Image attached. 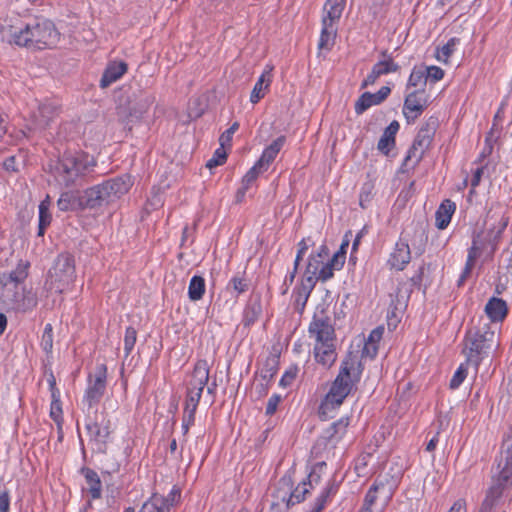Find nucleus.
<instances>
[{
	"mask_svg": "<svg viewBox=\"0 0 512 512\" xmlns=\"http://www.w3.org/2000/svg\"><path fill=\"white\" fill-rule=\"evenodd\" d=\"M362 372V363L357 353L349 352L343 359L339 373L326 395L344 402L354 386L360 381Z\"/></svg>",
	"mask_w": 512,
	"mask_h": 512,
	"instance_id": "obj_4",
	"label": "nucleus"
},
{
	"mask_svg": "<svg viewBox=\"0 0 512 512\" xmlns=\"http://www.w3.org/2000/svg\"><path fill=\"white\" fill-rule=\"evenodd\" d=\"M373 198V185L364 183L359 194V205L366 209Z\"/></svg>",
	"mask_w": 512,
	"mask_h": 512,
	"instance_id": "obj_48",
	"label": "nucleus"
},
{
	"mask_svg": "<svg viewBox=\"0 0 512 512\" xmlns=\"http://www.w3.org/2000/svg\"><path fill=\"white\" fill-rule=\"evenodd\" d=\"M129 175H121L108 179L101 184L84 190V202L87 209H98L114 203L125 195L132 187Z\"/></svg>",
	"mask_w": 512,
	"mask_h": 512,
	"instance_id": "obj_2",
	"label": "nucleus"
},
{
	"mask_svg": "<svg viewBox=\"0 0 512 512\" xmlns=\"http://www.w3.org/2000/svg\"><path fill=\"white\" fill-rule=\"evenodd\" d=\"M57 114V108L51 103H43L38 108V123L41 127L48 126L49 122Z\"/></svg>",
	"mask_w": 512,
	"mask_h": 512,
	"instance_id": "obj_39",
	"label": "nucleus"
},
{
	"mask_svg": "<svg viewBox=\"0 0 512 512\" xmlns=\"http://www.w3.org/2000/svg\"><path fill=\"white\" fill-rule=\"evenodd\" d=\"M41 346L43 350L46 353H49L52 351L53 348V329L51 324H46L42 339H41Z\"/></svg>",
	"mask_w": 512,
	"mask_h": 512,
	"instance_id": "obj_51",
	"label": "nucleus"
},
{
	"mask_svg": "<svg viewBox=\"0 0 512 512\" xmlns=\"http://www.w3.org/2000/svg\"><path fill=\"white\" fill-rule=\"evenodd\" d=\"M136 340H137V331L133 327H128L126 329L125 337H124L125 357L129 356V354L133 350Z\"/></svg>",
	"mask_w": 512,
	"mask_h": 512,
	"instance_id": "obj_47",
	"label": "nucleus"
},
{
	"mask_svg": "<svg viewBox=\"0 0 512 512\" xmlns=\"http://www.w3.org/2000/svg\"><path fill=\"white\" fill-rule=\"evenodd\" d=\"M262 314V304L259 296L251 298L243 312V325L250 327L253 325Z\"/></svg>",
	"mask_w": 512,
	"mask_h": 512,
	"instance_id": "obj_29",
	"label": "nucleus"
},
{
	"mask_svg": "<svg viewBox=\"0 0 512 512\" xmlns=\"http://www.w3.org/2000/svg\"><path fill=\"white\" fill-rule=\"evenodd\" d=\"M455 209V203L449 199L440 204L435 214V224L438 229L443 230L449 225Z\"/></svg>",
	"mask_w": 512,
	"mask_h": 512,
	"instance_id": "obj_28",
	"label": "nucleus"
},
{
	"mask_svg": "<svg viewBox=\"0 0 512 512\" xmlns=\"http://www.w3.org/2000/svg\"><path fill=\"white\" fill-rule=\"evenodd\" d=\"M107 366L97 364L93 373L88 377V386L85 391L84 401L88 404V410H94V406L100 402L106 391Z\"/></svg>",
	"mask_w": 512,
	"mask_h": 512,
	"instance_id": "obj_11",
	"label": "nucleus"
},
{
	"mask_svg": "<svg viewBox=\"0 0 512 512\" xmlns=\"http://www.w3.org/2000/svg\"><path fill=\"white\" fill-rule=\"evenodd\" d=\"M280 401H281V396L278 394H273L267 402L266 411H265L266 415H269V416L273 415L276 412Z\"/></svg>",
	"mask_w": 512,
	"mask_h": 512,
	"instance_id": "obj_63",
	"label": "nucleus"
},
{
	"mask_svg": "<svg viewBox=\"0 0 512 512\" xmlns=\"http://www.w3.org/2000/svg\"><path fill=\"white\" fill-rule=\"evenodd\" d=\"M427 82L426 72L424 68H413L408 79L407 87L425 86Z\"/></svg>",
	"mask_w": 512,
	"mask_h": 512,
	"instance_id": "obj_45",
	"label": "nucleus"
},
{
	"mask_svg": "<svg viewBox=\"0 0 512 512\" xmlns=\"http://www.w3.org/2000/svg\"><path fill=\"white\" fill-rule=\"evenodd\" d=\"M154 98L151 96L145 97L141 100L139 107L129 106L126 108H120L118 110V116L126 125L139 120L142 115L148 110L150 105L153 103Z\"/></svg>",
	"mask_w": 512,
	"mask_h": 512,
	"instance_id": "obj_20",
	"label": "nucleus"
},
{
	"mask_svg": "<svg viewBox=\"0 0 512 512\" xmlns=\"http://www.w3.org/2000/svg\"><path fill=\"white\" fill-rule=\"evenodd\" d=\"M94 166L93 160L88 156L75 153H64V155L53 166V173L56 180L69 187L74 185L76 180L84 175L88 169Z\"/></svg>",
	"mask_w": 512,
	"mask_h": 512,
	"instance_id": "obj_5",
	"label": "nucleus"
},
{
	"mask_svg": "<svg viewBox=\"0 0 512 512\" xmlns=\"http://www.w3.org/2000/svg\"><path fill=\"white\" fill-rule=\"evenodd\" d=\"M410 260L411 251L408 241L403 237H400L399 241L395 244L393 252L390 254L388 265L393 269L402 271L410 262Z\"/></svg>",
	"mask_w": 512,
	"mask_h": 512,
	"instance_id": "obj_16",
	"label": "nucleus"
},
{
	"mask_svg": "<svg viewBox=\"0 0 512 512\" xmlns=\"http://www.w3.org/2000/svg\"><path fill=\"white\" fill-rule=\"evenodd\" d=\"M85 429L89 442L98 453H105L107 442L111 434L110 420L103 411L98 409L87 410L85 417Z\"/></svg>",
	"mask_w": 512,
	"mask_h": 512,
	"instance_id": "obj_7",
	"label": "nucleus"
},
{
	"mask_svg": "<svg viewBox=\"0 0 512 512\" xmlns=\"http://www.w3.org/2000/svg\"><path fill=\"white\" fill-rule=\"evenodd\" d=\"M381 56L383 59L373 65L371 72L361 83L362 89L369 85H373L379 77L399 70V65L394 62L393 58L387 53V51H382Z\"/></svg>",
	"mask_w": 512,
	"mask_h": 512,
	"instance_id": "obj_15",
	"label": "nucleus"
},
{
	"mask_svg": "<svg viewBox=\"0 0 512 512\" xmlns=\"http://www.w3.org/2000/svg\"><path fill=\"white\" fill-rule=\"evenodd\" d=\"M469 362L466 361V363L460 364L456 372L454 373L451 381H450V388L451 389H457L465 380L467 377V365Z\"/></svg>",
	"mask_w": 512,
	"mask_h": 512,
	"instance_id": "obj_46",
	"label": "nucleus"
},
{
	"mask_svg": "<svg viewBox=\"0 0 512 512\" xmlns=\"http://www.w3.org/2000/svg\"><path fill=\"white\" fill-rule=\"evenodd\" d=\"M459 42L456 38H451L445 45H443L437 53V59L440 61H447L455 49L456 43Z\"/></svg>",
	"mask_w": 512,
	"mask_h": 512,
	"instance_id": "obj_49",
	"label": "nucleus"
},
{
	"mask_svg": "<svg viewBox=\"0 0 512 512\" xmlns=\"http://www.w3.org/2000/svg\"><path fill=\"white\" fill-rule=\"evenodd\" d=\"M12 38L13 42L20 47L41 50L54 46L59 39V33L53 22L42 19L27 24L23 29L15 32Z\"/></svg>",
	"mask_w": 512,
	"mask_h": 512,
	"instance_id": "obj_3",
	"label": "nucleus"
},
{
	"mask_svg": "<svg viewBox=\"0 0 512 512\" xmlns=\"http://www.w3.org/2000/svg\"><path fill=\"white\" fill-rule=\"evenodd\" d=\"M349 424L350 418L342 417L336 422H333L328 428H326L322 437L328 442L337 443L346 434Z\"/></svg>",
	"mask_w": 512,
	"mask_h": 512,
	"instance_id": "obj_25",
	"label": "nucleus"
},
{
	"mask_svg": "<svg viewBox=\"0 0 512 512\" xmlns=\"http://www.w3.org/2000/svg\"><path fill=\"white\" fill-rule=\"evenodd\" d=\"M438 123V119L432 116L422 125L407 152L403 166L415 167L422 160L426 150L432 143Z\"/></svg>",
	"mask_w": 512,
	"mask_h": 512,
	"instance_id": "obj_9",
	"label": "nucleus"
},
{
	"mask_svg": "<svg viewBox=\"0 0 512 512\" xmlns=\"http://www.w3.org/2000/svg\"><path fill=\"white\" fill-rule=\"evenodd\" d=\"M265 170L258 166L257 163L250 168V170L244 175L242 179V187L237 192V200L240 201L242 197H244L246 191L249 189L250 185L254 183V181L257 179L260 173L264 172Z\"/></svg>",
	"mask_w": 512,
	"mask_h": 512,
	"instance_id": "obj_35",
	"label": "nucleus"
},
{
	"mask_svg": "<svg viewBox=\"0 0 512 512\" xmlns=\"http://www.w3.org/2000/svg\"><path fill=\"white\" fill-rule=\"evenodd\" d=\"M399 123L394 120L384 130L378 141L377 148L383 154L388 155L390 150L395 146V136L399 130Z\"/></svg>",
	"mask_w": 512,
	"mask_h": 512,
	"instance_id": "obj_27",
	"label": "nucleus"
},
{
	"mask_svg": "<svg viewBox=\"0 0 512 512\" xmlns=\"http://www.w3.org/2000/svg\"><path fill=\"white\" fill-rule=\"evenodd\" d=\"M345 258H346V251H338L326 263L328 265H330L331 267H333L334 270H340L345 263Z\"/></svg>",
	"mask_w": 512,
	"mask_h": 512,
	"instance_id": "obj_57",
	"label": "nucleus"
},
{
	"mask_svg": "<svg viewBox=\"0 0 512 512\" xmlns=\"http://www.w3.org/2000/svg\"><path fill=\"white\" fill-rule=\"evenodd\" d=\"M507 311V304L503 299L492 297L485 305L486 320L492 323L501 322L506 317Z\"/></svg>",
	"mask_w": 512,
	"mask_h": 512,
	"instance_id": "obj_23",
	"label": "nucleus"
},
{
	"mask_svg": "<svg viewBox=\"0 0 512 512\" xmlns=\"http://www.w3.org/2000/svg\"><path fill=\"white\" fill-rule=\"evenodd\" d=\"M249 287V282L247 279L241 276H234L230 279L226 290L233 291L236 293V296L246 292Z\"/></svg>",
	"mask_w": 512,
	"mask_h": 512,
	"instance_id": "obj_42",
	"label": "nucleus"
},
{
	"mask_svg": "<svg viewBox=\"0 0 512 512\" xmlns=\"http://www.w3.org/2000/svg\"><path fill=\"white\" fill-rule=\"evenodd\" d=\"M226 159L227 153L224 150V147L220 146L215 150L213 157L207 161L206 167L212 169L216 166L224 164Z\"/></svg>",
	"mask_w": 512,
	"mask_h": 512,
	"instance_id": "obj_50",
	"label": "nucleus"
},
{
	"mask_svg": "<svg viewBox=\"0 0 512 512\" xmlns=\"http://www.w3.org/2000/svg\"><path fill=\"white\" fill-rule=\"evenodd\" d=\"M499 342L492 329L491 323L483 318L473 326L464 339L463 353L467 362H471L478 369L480 362L489 355L490 351L498 346Z\"/></svg>",
	"mask_w": 512,
	"mask_h": 512,
	"instance_id": "obj_1",
	"label": "nucleus"
},
{
	"mask_svg": "<svg viewBox=\"0 0 512 512\" xmlns=\"http://www.w3.org/2000/svg\"><path fill=\"white\" fill-rule=\"evenodd\" d=\"M308 333L315 339V344L335 342V330L331 319L322 310L315 313L308 327Z\"/></svg>",
	"mask_w": 512,
	"mask_h": 512,
	"instance_id": "obj_12",
	"label": "nucleus"
},
{
	"mask_svg": "<svg viewBox=\"0 0 512 512\" xmlns=\"http://www.w3.org/2000/svg\"><path fill=\"white\" fill-rule=\"evenodd\" d=\"M346 0H326L323 6L322 24H332L338 26Z\"/></svg>",
	"mask_w": 512,
	"mask_h": 512,
	"instance_id": "obj_19",
	"label": "nucleus"
},
{
	"mask_svg": "<svg viewBox=\"0 0 512 512\" xmlns=\"http://www.w3.org/2000/svg\"><path fill=\"white\" fill-rule=\"evenodd\" d=\"M38 304L36 293L31 290L24 291L23 298L18 304V309L22 312L33 310Z\"/></svg>",
	"mask_w": 512,
	"mask_h": 512,
	"instance_id": "obj_43",
	"label": "nucleus"
},
{
	"mask_svg": "<svg viewBox=\"0 0 512 512\" xmlns=\"http://www.w3.org/2000/svg\"><path fill=\"white\" fill-rule=\"evenodd\" d=\"M326 466L325 462L317 463L314 467V470L309 474V483L311 485L312 481L317 482L320 476L317 474V470L321 471ZM289 497L287 499V507L295 505L297 503L302 502L305 499L306 494L309 492L307 488V483L302 482L299 484L293 491L290 490Z\"/></svg>",
	"mask_w": 512,
	"mask_h": 512,
	"instance_id": "obj_17",
	"label": "nucleus"
},
{
	"mask_svg": "<svg viewBox=\"0 0 512 512\" xmlns=\"http://www.w3.org/2000/svg\"><path fill=\"white\" fill-rule=\"evenodd\" d=\"M320 280L315 273V268L310 266V268H306L301 283L308 286L310 289H314L317 281Z\"/></svg>",
	"mask_w": 512,
	"mask_h": 512,
	"instance_id": "obj_55",
	"label": "nucleus"
},
{
	"mask_svg": "<svg viewBox=\"0 0 512 512\" xmlns=\"http://www.w3.org/2000/svg\"><path fill=\"white\" fill-rule=\"evenodd\" d=\"M75 278L74 258L69 253L58 255L48 272L46 287L49 291L62 293L72 284Z\"/></svg>",
	"mask_w": 512,
	"mask_h": 512,
	"instance_id": "obj_6",
	"label": "nucleus"
},
{
	"mask_svg": "<svg viewBox=\"0 0 512 512\" xmlns=\"http://www.w3.org/2000/svg\"><path fill=\"white\" fill-rule=\"evenodd\" d=\"M239 123L234 122L229 129H227L225 132L222 133L220 136V145L222 147H225L226 144L230 145V142L232 140V135L238 130Z\"/></svg>",
	"mask_w": 512,
	"mask_h": 512,
	"instance_id": "obj_59",
	"label": "nucleus"
},
{
	"mask_svg": "<svg viewBox=\"0 0 512 512\" xmlns=\"http://www.w3.org/2000/svg\"><path fill=\"white\" fill-rule=\"evenodd\" d=\"M80 473L86 480L88 485V493L93 500L101 498L102 495V483L99 475L96 471L89 467H82Z\"/></svg>",
	"mask_w": 512,
	"mask_h": 512,
	"instance_id": "obj_26",
	"label": "nucleus"
},
{
	"mask_svg": "<svg viewBox=\"0 0 512 512\" xmlns=\"http://www.w3.org/2000/svg\"><path fill=\"white\" fill-rule=\"evenodd\" d=\"M209 371L210 365L207 360L200 359L195 363L190 379L187 382L186 403L198 407L205 386H207L209 394H214L217 385L215 382L208 385Z\"/></svg>",
	"mask_w": 512,
	"mask_h": 512,
	"instance_id": "obj_8",
	"label": "nucleus"
},
{
	"mask_svg": "<svg viewBox=\"0 0 512 512\" xmlns=\"http://www.w3.org/2000/svg\"><path fill=\"white\" fill-rule=\"evenodd\" d=\"M271 83V74L270 72H264L258 78L257 82L254 85V88L250 95V101L253 104L258 103L264 96L265 93L270 86Z\"/></svg>",
	"mask_w": 512,
	"mask_h": 512,
	"instance_id": "obj_32",
	"label": "nucleus"
},
{
	"mask_svg": "<svg viewBox=\"0 0 512 512\" xmlns=\"http://www.w3.org/2000/svg\"><path fill=\"white\" fill-rule=\"evenodd\" d=\"M342 404L343 401L329 395H325L318 408L319 418L323 421L333 418L336 411Z\"/></svg>",
	"mask_w": 512,
	"mask_h": 512,
	"instance_id": "obj_30",
	"label": "nucleus"
},
{
	"mask_svg": "<svg viewBox=\"0 0 512 512\" xmlns=\"http://www.w3.org/2000/svg\"><path fill=\"white\" fill-rule=\"evenodd\" d=\"M318 278L320 281L325 282L329 279H331L334 276V269L327 263H325L317 273Z\"/></svg>",
	"mask_w": 512,
	"mask_h": 512,
	"instance_id": "obj_64",
	"label": "nucleus"
},
{
	"mask_svg": "<svg viewBox=\"0 0 512 512\" xmlns=\"http://www.w3.org/2000/svg\"><path fill=\"white\" fill-rule=\"evenodd\" d=\"M429 100L424 89L409 93L404 100L403 114L408 123H414L428 107Z\"/></svg>",
	"mask_w": 512,
	"mask_h": 512,
	"instance_id": "obj_14",
	"label": "nucleus"
},
{
	"mask_svg": "<svg viewBox=\"0 0 512 512\" xmlns=\"http://www.w3.org/2000/svg\"><path fill=\"white\" fill-rule=\"evenodd\" d=\"M206 290L205 280L202 276L195 275L191 278L188 287V296L191 301L202 299Z\"/></svg>",
	"mask_w": 512,
	"mask_h": 512,
	"instance_id": "obj_34",
	"label": "nucleus"
},
{
	"mask_svg": "<svg viewBox=\"0 0 512 512\" xmlns=\"http://www.w3.org/2000/svg\"><path fill=\"white\" fill-rule=\"evenodd\" d=\"M386 485L381 480H376L374 484L368 490L362 509H371L372 505L375 503L377 499L378 492H385Z\"/></svg>",
	"mask_w": 512,
	"mask_h": 512,
	"instance_id": "obj_41",
	"label": "nucleus"
},
{
	"mask_svg": "<svg viewBox=\"0 0 512 512\" xmlns=\"http://www.w3.org/2000/svg\"><path fill=\"white\" fill-rule=\"evenodd\" d=\"M485 168V166H480L473 171L470 195L475 192V188L480 184Z\"/></svg>",
	"mask_w": 512,
	"mask_h": 512,
	"instance_id": "obj_61",
	"label": "nucleus"
},
{
	"mask_svg": "<svg viewBox=\"0 0 512 512\" xmlns=\"http://www.w3.org/2000/svg\"><path fill=\"white\" fill-rule=\"evenodd\" d=\"M492 477L512 484V435H506Z\"/></svg>",
	"mask_w": 512,
	"mask_h": 512,
	"instance_id": "obj_13",
	"label": "nucleus"
},
{
	"mask_svg": "<svg viewBox=\"0 0 512 512\" xmlns=\"http://www.w3.org/2000/svg\"><path fill=\"white\" fill-rule=\"evenodd\" d=\"M285 142L286 137L284 135H281L275 139L268 147L264 149L261 157L256 162L258 166H261L266 171L284 146Z\"/></svg>",
	"mask_w": 512,
	"mask_h": 512,
	"instance_id": "obj_24",
	"label": "nucleus"
},
{
	"mask_svg": "<svg viewBox=\"0 0 512 512\" xmlns=\"http://www.w3.org/2000/svg\"><path fill=\"white\" fill-rule=\"evenodd\" d=\"M291 488V479L286 477L281 478L278 482V487L274 492V497L277 499V502H275L274 504L279 505V501L287 504V499L289 497V494L291 493Z\"/></svg>",
	"mask_w": 512,
	"mask_h": 512,
	"instance_id": "obj_40",
	"label": "nucleus"
},
{
	"mask_svg": "<svg viewBox=\"0 0 512 512\" xmlns=\"http://www.w3.org/2000/svg\"><path fill=\"white\" fill-rule=\"evenodd\" d=\"M278 371V361L274 357H270L266 360L263 367L260 369L257 377L263 381H267L272 384L273 379Z\"/></svg>",
	"mask_w": 512,
	"mask_h": 512,
	"instance_id": "obj_37",
	"label": "nucleus"
},
{
	"mask_svg": "<svg viewBox=\"0 0 512 512\" xmlns=\"http://www.w3.org/2000/svg\"><path fill=\"white\" fill-rule=\"evenodd\" d=\"M298 369L297 367H291L288 369L279 381V385L282 387H287L292 384L297 376Z\"/></svg>",
	"mask_w": 512,
	"mask_h": 512,
	"instance_id": "obj_58",
	"label": "nucleus"
},
{
	"mask_svg": "<svg viewBox=\"0 0 512 512\" xmlns=\"http://www.w3.org/2000/svg\"><path fill=\"white\" fill-rule=\"evenodd\" d=\"M50 417L60 424L63 421L61 402H51Z\"/></svg>",
	"mask_w": 512,
	"mask_h": 512,
	"instance_id": "obj_60",
	"label": "nucleus"
},
{
	"mask_svg": "<svg viewBox=\"0 0 512 512\" xmlns=\"http://www.w3.org/2000/svg\"><path fill=\"white\" fill-rule=\"evenodd\" d=\"M309 241H310V238H308V239L304 238L298 243V251H297L295 261H294V264H296V267H299V264H300L301 260L303 259V256L305 255L306 251L309 249V243H308Z\"/></svg>",
	"mask_w": 512,
	"mask_h": 512,
	"instance_id": "obj_62",
	"label": "nucleus"
},
{
	"mask_svg": "<svg viewBox=\"0 0 512 512\" xmlns=\"http://www.w3.org/2000/svg\"><path fill=\"white\" fill-rule=\"evenodd\" d=\"M181 499V490L177 486H173L167 496H164L165 506L171 511V508L176 506Z\"/></svg>",
	"mask_w": 512,
	"mask_h": 512,
	"instance_id": "obj_53",
	"label": "nucleus"
},
{
	"mask_svg": "<svg viewBox=\"0 0 512 512\" xmlns=\"http://www.w3.org/2000/svg\"><path fill=\"white\" fill-rule=\"evenodd\" d=\"M512 500V484L492 477L491 484L485 493V497L478 512H496L502 510Z\"/></svg>",
	"mask_w": 512,
	"mask_h": 512,
	"instance_id": "obj_10",
	"label": "nucleus"
},
{
	"mask_svg": "<svg viewBox=\"0 0 512 512\" xmlns=\"http://www.w3.org/2000/svg\"><path fill=\"white\" fill-rule=\"evenodd\" d=\"M338 26L322 24L318 48L320 50H331L337 36Z\"/></svg>",
	"mask_w": 512,
	"mask_h": 512,
	"instance_id": "obj_31",
	"label": "nucleus"
},
{
	"mask_svg": "<svg viewBox=\"0 0 512 512\" xmlns=\"http://www.w3.org/2000/svg\"><path fill=\"white\" fill-rule=\"evenodd\" d=\"M57 207L60 211H75L77 209H86L84 202V192L82 195H77L72 191H66L61 193L57 200Z\"/></svg>",
	"mask_w": 512,
	"mask_h": 512,
	"instance_id": "obj_22",
	"label": "nucleus"
},
{
	"mask_svg": "<svg viewBox=\"0 0 512 512\" xmlns=\"http://www.w3.org/2000/svg\"><path fill=\"white\" fill-rule=\"evenodd\" d=\"M29 262L20 261L17 267L10 272L9 278L12 282L22 283L28 276Z\"/></svg>",
	"mask_w": 512,
	"mask_h": 512,
	"instance_id": "obj_44",
	"label": "nucleus"
},
{
	"mask_svg": "<svg viewBox=\"0 0 512 512\" xmlns=\"http://www.w3.org/2000/svg\"><path fill=\"white\" fill-rule=\"evenodd\" d=\"M338 486L334 482H330L316 498L314 506L310 512H322L328 502L330 496L336 494Z\"/></svg>",
	"mask_w": 512,
	"mask_h": 512,
	"instance_id": "obj_36",
	"label": "nucleus"
},
{
	"mask_svg": "<svg viewBox=\"0 0 512 512\" xmlns=\"http://www.w3.org/2000/svg\"><path fill=\"white\" fill-rule=\"evenodd\" d=\"M378 99L375 93L365 92L363 93L355 103V113L361 115L367 109L374 105H379Z\"/></svg>",
	"mask_w": 512,
	"mask_h": 512,
	"instance_id": "obj_38",
	"label": "nucleus"
},
{
	"mask_svg": "<svg viewBox=\"0 0 512 512\" xmlns=\"http://www.w3.org/2000/svg\"><path fill=\"white\" fill-rule=\"evenodd\" d=\"M314 356L317 363L325 368H330L337 358L335 342L315 344Z\"/></svg>",
	"mask_w": 512,
	"mask_h": 512,
	"instance_id": "obj_21",
	"label": "nucleus"
},
{
	"mask_svg": "<svg viewBox=\"0 0 512 512\" xmlns=\"http://www.w3.org/2000/svg\"><path fill=\"white\" fill-rule=\"evenodd\" d=\"M197 407L191 406L189 403L185 405V415L183 418L182 429L184 434L189 430V427L193 424L195 418V412Z\"/></svg>",
	"mask_w": 512,
	"mask_h": 512,
	"instance_id": "obj_54",
	"label": "nucleus"
},
{
	"mask_svg": "<svg viewBox=\"0 0 512 512\" xmlns=\"http://www.w3.org/2000/svg\"><path fill=\"white\" fill-rule=\"evenodd\" d=\"M127 69L128 65L124 61L109 62L100 79V87H109L112 83L119 80L127 72Z\"/></svg>",
	"mask_w": 512,
	"mask_h": 512,
	"instance_id": "obj_18",
	"label": "nucleus"
},
{
	"mask_svg": "<svg viewBox=\"0 0 512 512\" xmlns=\"http://www.w3.org/2000/svg\"><path fill=\"white\" fill-rule=\"evenodd\" d=\"M139 512H170L164 503V496L153 493L141 506Z\"/></svg>",
	"mask_w": 512,
	"mask_h": 512,
	"instance_id": "obj_33",
	"label": "nucleus"
},
{
	"mask_svg": "<svg viewBox=\"0 0 512 512\" xmlns=\"http://www.w3.org/2000/svg\"><path fill=\"white\" fill-rule=\"evenodd\" d=\"M426 72L427 80H431L432 82H437L443 79L444 71L438 66H429L424 68Z\"/></svg>",
	"mask_w": 512,
	"mask_h": 512,
	"instance_id": "obj_56",
	"label": "nucleus"
},
{
	"mask_svg": "<svg viewBox=\"0 0 512 512\" xmlns=\"http://www.w3.org/2000/svg\"><path fill=\"white\" fill-rule=\"evenodd\" d=\"M49 197L42 201L39 205V223L42 226H49L52 220V216L49 212Z\"/></svg>",
	"mask_w": 512,
	"mask_h": 512,
	"instance_id": "obj_52",
	"label": "nucleus"
}]
</instances>
